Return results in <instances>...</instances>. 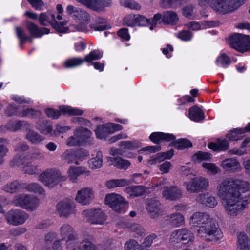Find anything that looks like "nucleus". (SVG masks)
Returning a JSON list of instances; mask_svg holds the SVG:
<instances>
[{
    "mask_svg": "<svg viewBox=\"0 0 250 250\" xmlns=\"http://www.w3.org/2000/svg\"><path fill=\"white\" fill-rule=\"evenodd\" d=\"M26 138L32 144H37L44 140V138L33 130H29L26 135Z\"/></svg>",
    "mask_w": 250,
    "mask_h": 250,
    "instance_id": "39",
    "label": "nucleus"
},
{
    "mask_svg": "<svg viewBox=\"0 0 250 250\" xmlns=\"http://www.w3.org/2000/svg\"><path fill=\"white\" fill-rule=\"evenodd\" d=\"M157 237V235L155 234H151L150 235L148 236L145 239L144 242L142 244L141 247L144 248V247H150L152 242L153 240L156 239Z\"/></svg>",
    "mask_w": 250,
    "mask_h": 250,
    "instance_id": "62",
    "label": "nucleus"
},
{
    "mask_svg": "<svg viewBox=\"0 0 250 250\" xmlns=\"http://www.w3.org/2000/svg\"><path fill=\"white\" fill-rule=\"evenodd\" d=\"M173 154L174 150L172 149L165 152L158 153L152 159L150 160L149 162L151 164H153L154 162H160L164 159H170Z\"/></svg>",
    "mask_w": 250,
    "mask_h": 250,
    "instance_id": "36",
    "label": "nucleus"
},
{
    "mask_svg": "<svg viewBox=\"0 0 250 250\" xmlns=\"http://www.w3.org/2000/svg\"><path fill=\"white\" fill-rule=\"evenodd\" d=\"M61 240H65L67 246L71 244V242L77 239L78 235L74 231L73 228L69 224L62 225L60 229Z\"/></svg>",
    "mask_w": 250,
    "mask_h": 250,
    "instance_id": "13",
    "label": "nucleus"
},
{
    "mask_svg": "<svg viewBox=\"0 0 250 250\" xmlns=\"http://www.w3.org/2000/svg\"><path fill=\"white\" fill-rule=\"evenodd\" d=\"M119 146L124 149H133L137 147V143L135 141H124L120 142Z\"/></svg>",
    "mask_w": 250,
    "mask_h": 250,
    "instance_id": "51",
    "label": "nucleus"
},
{
    "mask_svg": "<svg viewBox=\"0 0 250 250\" xmlns=\"http://www.w3.org/2000/svg\"><path fill=\"white\" fill-rule=\"evenodd\" d=\"M149 139L156 144H159L160 141L169 142L171 141L169 146L178 150H183L192 147V144L189 140L186 138L176 140V137L173 134L155 132L150 135Z\"/></svg>",
    "mask_w": 250,
    "mask_h": 250,
    "instance_id": "4",
    "label": "nucleus"
},
{
    "mask_svg": "<svg viewBox=\"0 0 250 250\" xmlns=\"http://www.w3.org/2000/svg\"><path fill=\"white\" fill-rule=\"evenodd\" d=\"M39 180L45 186L52 188L67 179L61 172L55 169H48L39 176Z\"/></svg>",
    "mask_w": 250,
    "mask_h": 250,
    "instance_id": "5",
    "label": "nucleus"
},
{
    "mask_svg": "<svg viewBox=\"0 0 250 250\" xmlns=\"http://www.w3.org/2000/svg\"><path fill=\"white\" fill-rule=\"evenodd\" d=\"M189 117L195 122H200L204 119L203 111L198 106H194L189 109Z\"/></svg>",
    "mask_w": 250,
    "mask_h": 250,
    "instance_id": "29",
    "label": "nucleus"
},
{
    "mask_svg": "<svg viewBox=\"0 0 250 250\" xmlns=\"http://www.w3.org/2000/svg\"><path fill=\"white\" fill-rule=\"evenodd\" d=\"M129 181L124 179H111L106 183V186L108 188L122 187L128 185Z\"/></svg>",
    "mask_w": 250,
    "mask_h": 250,
    "instance_id": "37",
    "label": "nucleus"
},
{
    "mask_svg": "<svg viewBox=\"0 0 250 250\" xmlns=\"http://www.w3.org/2000/svg\"><path fill=\"white\" fill-rule=\"evenodd\" d=\"M66 12L68 15L74 19L80 20L87 22L90 20L89 14L84 10L69 5L67 6Z\"/></svg>",
    "mask_w": 250,
    "mask_h": 250,
    "instance_id": "16",
    "label": "nucleus"
},
{
    "mask_svg": "<svg viewBox=\"0 0 250 250\" xmlns=\"http://www.w3.org/2000/svg\"><path fill=\"white\" fill-rule=\"evenodd\" d=\"M130 229L135 238H142L145 236V230L140 224L132 223L130 226Z\"/></svg>",
    "mask_w": 250,
    "mask_h": 250,
    "instance_id": "34",
    "label": "nucleus"
},
{
    "mask_svg": "<svg viewBox=\"0 0 250 250\" xmlns=\"http://www.w3.org/2000/svg\"><path fill=\"white\" fill-rule=\"evenodd\" d=\"M29 215L21 209H12L5 215V219L9 225L19 226L24 224Z\"/></svg>",
    "mask_w": 250,
    "mask_h": 250,
    "instance_id": "8",
    "label": "nucleus"
},
{
    "mask_svg": "<svg viewBox=\"0 0 250 250\" xmlns=\"http://www.w3.org/2000/svg\"><path fill=\"white\" fill-rule=\"evenodd\" d=\"M102 155L101 152H98L96 156L89 161V164L92 169L100 168L102 165Z\"/></svg>",
    "mask_w": 250,
    "mask_h": 250,
    "instance_id": "45",
    "label": "nucleus"
},
{
    "mask_svg": "<svg viewBox=\"0 0 250 250\" xmlns=\"http://www.w3.org/2000/svg\"><path fill=\"white\" fill-rule=\"evenodd\" d=\"M109 128L108 124L104 125H98L95 132L97 138L99 139L105 138L106 133L109 134Z\"/></svg>",
    "mask_w": 250,
    "mask_h": 250,
    "instance_id": "42",
    "label": "nucleus"
},
{
    "mask_svg": "<svg viewBox=\"0 0 250 250\" xmlns=\"http://www.w3.org/2000/svg\"><path fill=\"white\" fill-rule=\"evenodd\" d=\"M125 250H142L138 243L134 240H131L126 243L125 246Z\"/></svg>",
    "mask_w": 250,
    "mask_h": 250,
    "instance_id": "53",
    "label": "nucleus"
},
{
    "mask_svg": "<svg viewBox=\"0 0 250 250\" xmlns=\"http://www.w3.org/2000/svg\"><path fill=\"white\" fill-rule=\"evenodd\" d=\"M24 184L20 183L18 180L9 182L3 187V190L8 193H13L18 191L21 188H24Z\"/></svg>",
    "mask_w": 250,
    "mask_h": 250,
    "instance_id": "32",
    "label": "nucleus"
},
{
    "mask_svg": "<svg viewBox=\"0 0 250 250\" xmlns=\"http://www.w3.org/2000/svg\"><path fill=\"white\" fill-rule=\"evenodd\" d=\"M82 4L96 11H102L104 7H109L112 2L111 0H77Z\"/></svg>",
    "mask_w": 250,
    "mask_h": 250,
    "instance_id": "14",
    "label": "nucleus"
},
{
    "mask_svg": "<svg viewBox=\"0 0 250 250\" xmlns=\"http://www.w3.org/2000/svg\"><path fill=\"white\" fill-rule=\"evenodd\" d=\"M178 21L177 14L173 11H168L163 14L162 22L168 24H175Z\"/></svg>",
    "mask_w": 250,
    "mask_h": 250,
    "instance_id": "31",
    "label": "nucleus"
},
{
    "mask_svg": "<svg viewBox=\"0 0 250 250\" xmlns=\"http://www.w3.org/2000/svg\"><path fill=\"white\" fill-rule=\"evenodd\" d=\"M192 33L189 31L183 30L179 32L177 37L183 41H189L192 38Z\"/></svg>",
    "mask_w": 250,
    "mask_h": 250,
    "instance_id": "60",
    "label": "nucleus"
},
{
    "mask_svg": "<svg viewBox=\"0 0 250 250\" xmlns=\"http://www.w3.org/2000/svg\"><path fill=\"white\" fill-rule=\"evenodd\" d=\"M57 208L61 216L67 217L74 212V205L69 201L60 202L57 205Z\"/></svg>",
    "mask_w": 250,
    "mask_h": 250,
    "instance_id": "20",
    "label": "nucleus"
},
{
    "mask_svg": "<svg viewBox=\"0 0 250 250\" xmlns=\"http://www.w3.org/2000/svg\"><path fill=\"white\" fill-rule=\"evenodd\" d=\"M9 141L6 138H0V165L4 161V157L6 156L8 151L6 146L8 144Z\"/></svg>",
    "mask_w": 250,
    "mask_h": 250,
    "instance_id": "41",
    "label": "nucleus"
},
{
    "mask_svg": "<svg viewBox=\"0 0 250 250\" xmlns=\"http://www.w3.org/2000/svg\"><path fill=\"white\" fill-rule=\"evenodd\" d=\"M85 172V169L83 167H71L68 171V174L71 179L75 180L78 176Z\"/></svg>",
    "mask_w": 250,
    "mask_h": 250,
    "instance_id": "44",
    "label": "nucleus"
},
{
    "mask_svg": "<svg viewBox=\"0 0 250 250\" xmlns=\"http://www.w3.org/2000/svg\"><path fill=\"white\" fill-rule=\"evenodd\" d=\"M190 223L197 228L200 237L207 242H216L223 237L220 229L206 213L196 212L190 218Z\"/></svg>",
    "mask_w": 250,
    "mask_h": 250,
    "instance_id": "2",
    "label": "nucleus"
},
{
    "mask_svg": "<svg viewBox=\"0 0 250 250\" xmlns=\"http://www.w3.org/2000/svg\"><path fill=\"white\" fill-rule=\"evenodd\" d=\"M229 146V142L225 139H218L216 143L210 142L208 144L209 148L216 151H225Z\"/></svg>",
    "mask_w": 250,
    "mask_h": 250,
    "instance_id": "25",
    "label": "nucleus"
},
{
    "mask_svg": "<svg viewBox=\"0 0 250 250\" xmlns=\"http://www.w3.org/2000/svg\"><path fill=\"white\" fill-rule=\"evenodd\" d=\"M194 157L200 161L207 160L210 158V154L206 152L198 151L194 154Z\"/></svg>",
    "mask_w": 250,
    "mask_h": 250,
    "instance_id": "61",
    "label": "nucleus"
},
{
    "mask_svg": "<svg viewBox=\"0 0 250 250\" xmlns=\"http://www.w3.org/2000/svg\"><path fill=\"white\" fill-rule=\"evenodd\" d=\"M94 198L92 190L88 188H85L79 190L75 197L76 201L83 205L89 204Z\"/></svg>",
    "mask_w": 250,
    "mask_h": 250,
    "instance_id": "18",
    "label": "nucleus"
},
{
    "mask_svg": "<svg viewBox=\"0 0 250 250\" xmlns=\"http://www.w3.org/2000/svg\"><path fill=\"white\" fill-rule=\"evenodd\" d=\"M107 160L109 166L113 165L117 168L121 170L127 169L131 165L130 162L118 156H117V157H108L107 158Z\"/></svg>",
    "mask_w": 250,
    "mask_h": 250,
    "instance_id": "22",
    "label": "nucleus"
},
{
    "mask_svg": "<svg viewBox=\"0 0 250 250\" xmlns=\"http://www.w3.org/2000/svg\"><path fill=\"white\" fill-rule=\"evenodd\" d=\"M249 184L239 179H229L221 183L218 195L226 201L225 208L231 216H236L246 208L250 198Z\"/></svg>",
    "mask_w": 250,
    "mask_h": 250,
    "instance_id": "1",
    "label": "nucleus"
},
{
    "mask_svg": "<svg viewBox=\"0 0 250 250\" xmlns=\"http://www.w3.org/2000/svg\"><path fill=\"white\" fill-rule=\"evenodd\" d=\"M146 208L151 219H156L162 214L161 204L159 200L155 198L147 199Z\"/></svg>",
    "mask_w": 250,
    "mask_h": 250,
    "instance_id": "11",
    "label": "nucleus"
},
{
    "mask_svg": "<svg viewBox=\"0 0 250 250\" xmlns=\"http://www.w3.org/2000/svg\"><path fill=\"white\" fill-rule=\"evenodd\" d=\"M26 28L31 36L35 38L41 37L44 34H48L50 30L46 28H40L35 23L28 21L26 24Z\"/></svg>",
    "mask_w": 250,
    "mask_h": 250,
    "instance_id": "23",
    "label": "nucleus"
},
{
    "mask_svg": "<svg viewBox=\"0 0 250 250\" xmlns=\"http://www.w3.org/2000/svg\"><path fill=\"white\" fill-rule=\"evenodd\" d=\"M246 0H198L201 6L209 4L217 13L226 14L232 12L244 3Z\"/></svg>",
    "mask_w": 250,
    "mask_h": 250,
    "instance_id": "3",
    "label": "nucleus"
},
{
    "mask_svg": "<svg viewBox=\"0 0 250 250\" xmlns=\"http://www.w3.org/2000/svg\"><path fill=\"white\" fill-rule=\"evenodd\" d=\"M181 0H161V6L165 8H176L181 3Z\"/></svg>",
    "mask_w": 250,
    "mask_h": 250,
    "instance_id": "48",
    "label": "nucleus"
},
{
    "mask_svg": "<svg viewBox=\"0 0 250 250\" xmlns=\"http://www.w3.org/2000/svg\"><path fill=\"white\" fill-rule=\"evenodd\" d=\"M70 27H74L78 31L85 32L87 30V22L83 21L77 25L72 24L70 25Z\"/></svg>",
    "mask_w": 250,
    "mask_h": 250,
    "instance_id": "63",
    "label": "nucleus"
},
{
    "mask_svg": "<svg viewBox=\"0 0 250 250\" xmlns=\"http://www.w3.org/2000/svg\"><path fill=\"white\" fill-rule=\"evenodd\" d=\"M245 35L242 34L235 33L230 36L229 38L230 46L232 48L241 52Z\"/></svg>",
    "mask_w": 250,
    "mask_h": 250,
    "instance_id": "24",
    "label": "nucleus"
},
{
    "mask_svg": "<svg viewBox=\"0 0 250 250\" xmlns=\"http://www.w3.org/2000/svg\"><path fill=\"white\" fill-rule=\"evenodd\" d=\"M90 27L96 31H103L110 28L111 26L107 23L106 19L99 17L94 23L90 25Z\"/></svg>",
    "mask_w": 250,
    "mask_h": 250,
    "instance_id": "30",
    "label": "nucleus"
},
{
    "mask_svg": "<svg viewBox=\"0 0 250 250\" xmlns=\"http://www.w3.org/2000/svg\"><path fill=\"white\" fill-rule=\"evenodd\" d=\"M231 63V61L229 58L224 53L221 54L220 56L218 57L216 61L217 64H221V66L223 67H226L228 65H229Z\"/></svg>",
    "mask_w": 250,
    "mask_h": 250,
    "instance_id": "50",
    "label": "nucleus"
},
{
    "mask_svg": "<svg viewBox=\"0 0 250 250\" xmlns=\"http://www.w3.org/2000/svg\"><path fill=\"white\" fill-rule=\"evenodd\" d=\"M162 195L166 200L176 201L180 199L183 195L182 190L176 186L164 187Z\"/></svg>",
    "mask_w": 250,
    "mask_h": 250,
    "instance_id": "15",
    "label": "nucleus"
},
{
    "mask_svg": "<svg viewBox=\"0 0 250 250\" xmlns=\"http://www.w3.org/2000/svg\"><path fill=\"white\" fill-rule=\"evenodd\" d=\"M32 7L36 10H41L44 5L42 0H27Z\"/></svg>",
    "mask_w": 250,
    "mask_h": 250,
    "instance_id": "59",
    "label": "nucleus"
},
{
    "mask_svg": "<svg viewBox=\"0 0 250 250\" xmlns=\"http://www.w3.org/2000/svg\"><path fill=\"white\" fill-rule=\"evenodd\" d=\"M36 128L43 134H48L52 131V127L46 120H39L37 123Z\"/></svg>",
    "mask_w": 250,
    "mask_h": 250,
    "instance_id": "35",
    "label": "nucleus"
},
{
    "mask_svg": "<svg viewBox=\"0 0 250 250\" xmlns=\"http://www.w3.org/2000/svg\"><path fill=\"white\" fill-rule=\"evenodd\" d=\"M136 15H129L124 19L123 21L124 24L128 26H135L136 25Z\"/></svg>",
    "mask_w": 250,
    "mask_h": 250,
    "instance_id": "58",
    "label": "nucleus"
},
{
    "mask_svg": "<svg viewBox=\"0 0 250 250\" xmlns=\"http://www.w3.org/2000/svg\"><path fill=\"white\" fill-rule=\"evenodd\" d=\"M102 56V52L99 50H94L85 56L84 61L85 62H90L92 61L100 59Z\"/></svg>",
    "mask_w": 250,
    "mask_h": 250,
    "instance_id": "46",
    "label": "nucleus"
},
{
    "mask_svg": "<svg viewBox=\"0 0 250 250\" xmlns=\"http://www.w3.org/2000/svg\"><path fill=\"white\" fill-rule=\"evenodd\" d=\"M184 185L187 190L190 193L199 192L206 190L209 183L207 179L202 177L192 178L191 182H185Z\"/></svg>",
    "mask_w": 250,
    "mask_h": 250,
    "instance_id": "9",
    "label": "nucleus"
},
{
    "mask_svg": "<svg viewBox=\"0 0 250 250\" xmlns=\"http://www.w3.org/2000/svg\"><path fill=\"white\" fill-rule=\"evenodd\" d=\"M249 131H250V123L244 129L236 128L229 131L226 136L230 141H235L241 139L242 134Z\"/></svg>",
    "mask_w": 250,
    "mask_h": 250,
    "instance_id": "28",
    "label": "nucleus"
},
{
    "mask_svg": "<svg viewBox=\"0 0 250 250\" xmlns=\"http://www.w3.org/2000/svg\"><path fill=\"white\" fill-rule=\"evenodd\" d=\"M85 212L91 224H102L106 220L105 214L100 208L87 210Z\"/></svg>",
    "mask_w": 250,
    "mask_h": 250,
    "instance_id": "17",
    "label": "nucleus"
},
{
    "mask_svg": "<svg viewBox=\"0 0 250 250\" xmlns=\"http://www.w3.org/2000/svg\"><path fill=\"white\" fill-rule=\"evenodd\" d=\"M40 115V112L32 108H27L22 112V117L33 118Z\"/></svg>",
    "mask_w": 250,
    "mask_h": 250,
    "instance_id": "54",
    "label": "nucleus"
},
{
    "mask_svg": "<svg viewBox=\"0 0 250 250\" xmlns=\"http://www.w3.org/2000/svg\"><path fill=\"white\" fill-rule=\"evenodd\" d=\"M67 23V21L58 22L56 20H54V21L50 22V24L57 32L65 33L69 30V28L67 26H65Z\"/></svg>",
    "mask_w": 250,
    "mask_h": 250,
    "instance_id": "38",
    "label": "nucleus"
},
{
    "mask_svg": "<svg viewBox=\"0 0 250 250\" xmlns=\"http://www.w3.org/2000/svg\"><path fill=\"white\" fill-rule=\"evenodd\" d=\"M221 165L226 171L236 172L241 168L240 163L234 158H227L223 160Z\"/></svg>",
    "mask_w": 250,
    "mask_h": 250,
    "instance_id": "21",
    "label": "nucleus"
},
{
    "mask_svg": "<svg viewBox=\"0 0 250 250\" xmlns=\"http://www.w3.org/2000/svg\"><path fill=\"white\" fill-rule=\"evenodd\" d=\"M61 112L64 114H68L69 115H82L83 113V110L77 108H74L70 106H63L60 111L52 109H47L45 110L46 115L53 119L59 118L61 115Z\"/></svg>",
    "mask_w": 250,
    "mask_h": 250,
    "instance_id": "12",
    "label": "nucleus"
},
{
    "mask_svg": "<svg viewBox=\"0 0 250 250\" xmlns=\"http://www.w3.org/2000/svg\"><path fill=\"white\" fill-rule=\"evenodd\" d=\"M250 50V37L245 35L243 39V45L241 50V52H246Z\"/></svg>",
    "mask_w": 250,
    "mask_h": 250,
    "instance_id": "64",
    "label": "nucleus"
},
{
    "mask_svg": "<svg viewBox=\"0 0 250 250\" xmlns=\"http://www.w3.org/2000/svg\"><path fill=\"white\" fill-rule=\"evenodd\" d=\"M193 6L192 5L189 4L183 8V15L186 18L191 19L193 16Z\"/></svg>",
    "mask_w": 250,
    "mask_h": 250,
    "instance_id": "57",
    "label": "nucleus"
},
{
    "mask_svg": "<svg viewBox=\"0 0 250 250\" xmlns=\"http://www.w3.org/2000/svg\"><path fill=\"white\" fill-rule=\"evenodd\" d=\"M13 203L16 206L34 210L38 206L39 200L32 196L20 195L14 199Z\"/></svg>",
    "mask_w": 250,
    "mask_h": 250,
    "instance_id": "10",
    "label": "nucleus"
},
{
    "mask_svg": "<svg viewBox=\"0 0 250 250\" xmlns=\"http://www.w3.org/2000/svg\"><path fill=\"white\" fill-rule=\"evenodd\" d=\"M146 189V187L143 186H133L126 188V192L132 197H139L143 195Z\"/></svg>",
    "mask_w": 250,
    "mask_h": 250,
    "instance_id": "33",
    "label": "nucleus"
},
{
    "mask_svg": "<svg viewBox=\"0 0 250 250\" xmlns=\"http://www.w3.org/2000/svg\"><path fill=\"white\" fill-rule=\"evenodd\" d=\"M44 158L43 155L41 153V151L37 148L33 149L28 155L26 157L16 156L14 158L13 162L15 165L18 166L24 165L27 162L25 160L30 159H42Z\"/></svg>",
    "mask_w": 250,
    "mask_h": 250,
    "instance_id": "19",
    "label": "nucleus"
},
{
    "mask_svg": "<svg viewBox=\"0 0 250 250\" xmlns=\"http://www.w3.org/2000/svg\"><path fill=\"white\" fill-rule=\"evenodd\" d=\"M250 240L244 232H241L237 236L236 250H250Z\"/></svg>",
    "mask_w": 250,
    "mask_h": 250,
    "instance_id": "27",
    "label": "nucleus"
},
{
    "mask_svg": "<svg viewBox=\"0 0 250 250\" xmlns=\"http://www.w3.org/2000/svg\"><path fill=\"white\" fill-rule=\"evenodd\" d=\"M194 239L193 234L188 229L184 228L174 231L169 238V244L174 249H179Z\"/></svg>",
    "mask_w": 250,
    "mask_h": 250,
    "instance_id": "6",
    "label": "nucleus"
},
{
    "mask_svg": "<svg viewBox=\"0 0 250 250\" xmlns=\"http://www.w3.org/2000/svg\"><path fill=\"white\" fill-rule=\"evenodd\" d=\"M80 247L82 250H98L96 246L87 239L82 242Z\"/></svg>",
    "mask_w": 250,
    "mask_h": 250,
    "instance_id": "52",
    "label": "nucleus"
},
{
    "mask_svg": "<svg viewBox=\"0 0 250 250\" xmlns=\"http://www.w3.org/2000/svg\"><path fill=\"white\" fill-rule=\"evenodd\" d=\"M184 221L183 216L179 213H174L170 216V224L174 227L182 225Z\"/></svg>",
    "mask_w": 250,
    "mask_h": 250,
    "instance_id": "47",
    "label": "nucleus"
},
{
    "mask_svg": "<svg viewBox=\"0 0 250 250\" xmlns=\"http://www.w3.org/2000/svg\"><path fill=\"white\" fill-rule=\"evenodd\" d=\"M197 201L210 208H214L217 204L215 197L208 194H199L197 198Z\"/></svg>",
    "mask_w": 250,
    "mask_h": 250,
    "instance_id": "26",
    "label": "nucleus"
},
{
    "mask_svg": "<svg viewBox=\"0 0 250 250\" xmlns=\"http://www.w3.org/2000/svg\"><path fill=\"white\" fill-rule=\"evenodd\" d=\"M105 203L115 211L122 212L125 211V208L127 202L119 194L111 193L106 195Z\"/></svg>",
    "mask_w": 250,
    "mask_h": 250,
    "instance_id": "7",
    "label": "nucleus"
},
{
    "mask_svg": "<svg viewBox=\"0 0 250 250\" xmlns=\"http://www.w3.org/2000/svg\"><path fill=\"white\" fill-rule=\"evenodd\" d=\"M24 188L26 190L29 192H33L37 193L41 195L44 194L45 190L44 189L38 184L36 183H32L26 185L24 184Z\"/></svg>",
    "mask_w": 250,
    "mask_h": 250,
    "instance_id": "43",
    "label": "nucleus"
},
{
    "mask_svg": "<svg viewBox=\"0 0 250 250\" xmlns=\"http://www.w3.org/2000/svg\"><path fill=\"white\" fill-rule=\"evenodd\" d=\"M122 5L131 9L139 10L141 8V6L133 0H124Z\"/></svg>",
    "mask_w": 250,
    "mask_h": 250,
    "instance_id": "55",
    "label": "nucleus"
},
{
    "mask_svg": "<svg viewBox=\"0 0 250 250\" xmlns=\"http://www.w3.org/2000/svg\"><path fill=\"white\" fill-rule=\"evenodd\" d=\"M92 134L91 131L86 128H80L76 129L75 132V136L79 137L81 140V143L85 139L90 137Z\"/></svg>",
    "mask_w": 250,
    "mask_h": 250,
    "instance_id": "40",
    "label": "nucleus"
},
{
    "mask_svg": "<svg viewBox=\"0 0 250 250\" xmlns=\"http://www.w3.org/2000/svg\"><path fill=\"white\" fill-rule=\"evenodd\" d=\"M136 25L139 26H147L150 24V20L146 18L143 16L137 15H136Z\"/></svg>",
    "mask_w": 250,
    "mask_h": 250,
    "instance_id": "56",
    "label": "nucleus"
},
{
    "mask_svg": "<svg viewBox=\"0 0 250 250\" xmlns=\"http://www.w3.org/2000/svg\"><path fill=\"white\" fill-rule=\"evenodd\" d=\"M84 62V59L73 58L66 60L64 62V65L67 68L74 67L82 64Z\"/></svg>",
    "mask_w": 250,
    "mask_h": 250,
    "instance_id": "49",
    "label": "nucleus"
}]
</instances>
